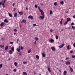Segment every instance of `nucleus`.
I'll return each instance as SVG.
<instances>
[{
	"instance_id": "46",
	"label": "nucleus",
	"mask_w": 75,
	"mask_h": 75,
	"mask_svg": "<svg viewBox=\"0 0 75 75\" xmlns=\"http://www.w3.org/2000/svg\"><path fill=\"white\" fill-rule=\"evenodd\" d=\"M13 43H14V42H10V44H13Z\"/></svg>"
},
{
	"instance_id": "48",
	"label": "nucleus",
	"mask_w": 75,
	"mask_h": 75,
	"mask_svg": "<svg viewBox=\"0 0 75 75\" xmlns=\"http://www.w3.org/2000/svg\"><path fill=\"white\" fill-rule=\"evenodd\" d=\"M33 26H34V27H35V26H36V25L35 24H33Z\"/></svg>"
},
{
	"instance_id": "21",
	"label": "nucleus",
	"mask_w": 75,
	"mask_h": 75,
	"mask_svg": "<svg viewBox=\"0 0 75 75\" xmlns=\"http://www.w3.org/2000/svg\"><path fill=\"white\" fill-rule=\"evenodd\" d=\"M17 13H16L14 14V17H17Z\"/></svg>"
},
{
	"instance_id": "26",
	"label": "nucleus",
	"mask_w": 75,
	"mask_h": 75,
	"mask_svg": "<svg viewBox=\"0 0 75 75\" xmlns=\"http://www.w3.org/2000/svg\"><path fill=\"white\" fill-rule=\"evenodd\" d=\"M0 47H1V48H4V45H0Z\"/></svg>"
},
{
	"instance_id": "10",
	"label": "nucleus",
	"mask_w": 75,
	"mask_h": 75,
	"mask_svg": "<svg viewBox=\"0 0 75 75\" xmlns=\"http://www.w3.org/2000/svg\"><path fill=\"white\" fill-rule=\"evenodd\" d=\"M47 69L49 72L50 73L51 72V70H50V68L49 66H47Z\"/></svg>"
},
{
	"instance_id": "25",
	"label": "nucleus",
	"mask_w": 75,
	"mask_h": 75,
	"mask_svg": "<svg viewBox=\"0 0 75 75\" xmlns=\"http://www.w3.org/2000/svg\"><path fill=\"white\" fill-rule=\"evenodd\" d=\"M9 54H13V52L11 50H9Z\"/></svg>"
},
{
	"instance_id": "16",
	"label": "nucleus",
	"mask_w": 75,
	"mask_h": 75,
	"mask_svg": "<svg viewBox=\"0 0 75 75\" xmlns=\"http://www.w3.org/2000/svg\"><path fill=\"white\" fill-rule=\"evenodd\" d=\"M21 50V49H20L17 48L16 49V51H18V52H20V51Z\"/></svg>"
},
{
	"instance_id": "24",
	"label": "nucleus",
	"mask_w": 75,
	"mask_h": 75,
	"mask_svg": "<svg viewBox=\"0 0 75 75\" xmlns=\"http://www.w3.org/2000/svg\"><path fill=\"white\" fill-rule=\"evenodd\" d=\"M23 75H27V73H26V72H23Z\"/></svg>"
},
{
	"instance_id": "61",
	"label": "nucleus",
	"mask_w": 75,
	"mask_h": 75,
	"mask_svg": "<svg viewBox=\"0 0 75 75\" xmlns=\"http://www.w3.org/2000/svg\"><path fill=\"white\" fill-rule=\"evenodd\" d=\"M73 18H75V15H74L73 16Z\"/></svg>"
},
{
	"instance_id": "13",
	"label": "nucleus",
	"mask_w": 75,
	"mask_h": 75,
	"mask_svg": "<svg viewBox=\"0 0 75 75\" xmlns=\"http://www.w3.org/2000/svg\"><path fill=\"white\" fill-rule=\"evenodd\" d=\"M8 46H7L5 47V51H7V50H8Z\"/></svg>"
},
{
	"instance_id": "2",
	"label": "nucleus",
	"mask_w": 75,
	"mask_h": 75,
	"mask_svg": "<svg viewBox=\"0 0 75 75\" xmlns=\"http://www.w3.org/2000/svg\"><path fill=\"white\" fill-rule=\"evenodd\" d=\"M71 64V62H70L69 61H68L67 62L65 63L66 65H69V64Z\"/></svg>"
},
{
	"instance_id": "62",
	"label": "nucleus",
	"mask_w": 75,
	"mask_h": 75,
	"mask_svg": "<svg viewBox=\"0 0 75 75\" xmlns=\"http://www.w3.org/2000/svg\"><path fill=\"white\" fill-rule=\"evenodd\" d=\"M26 10H28V7H26Z\"/></svg>"
},
{
	"instance_id": "63",
	"label": "nucleus",
	"mask_w": 75,
	"mask_h": 75,
	"mask_svg": "<svg viewBox=\"0 0 75 75\" xmlns=\"http://www.w3.org/2000/svg\"><path fill=\"white\" fill-rule=\"evenodd\" d=\"M40 5H41V6H42V5H43V3L41 4Z\"/></svg>"
},
{
	"instance_id": "32",
	"label": "nucleus",
	"mask_w": 75,
	"mask_h": 75,
	"mask_svg": "<svg viewBox=\"0 0 75 75\" xmlns=\"http://www.w3.org/2000/svg\"><path fill=\"white\" fill-rule=\"evenodd\" d=\"M73 29V30H75V26H73L71 27Z\"/></svg>"
},
{
	"instance_id": "38",
	"label": "nucleus",
	"mask_w": 75,
	"mask_h": 75,
	"mask_svg": "<svg viewBox=\"0 0 75 75\" xmlns=\"http://www.w3.org/2000/svg\"><path fill=\"white\" fill-rule=\"evenodd\" d=\"M68 22L67 21H66L64 23V25H66V24H67L68 23Z\"/></svg>"
},
{
	"instance_id": "53",
	"label": "nucleus",
	"mask_w": 75,
	"mask_h": 75,
	"mask_svg": "<svg viewBox=\"0 0 75 75\" xmlns=\"http://www.w3.org/2000/svg\"><path fill=\"white\" fill-rule=\"evenodd\" d=\"M73 46L74 47H75V43H74L73 44Z\"/></svg>"
},
{
	"instance_id": "30",
	"label": "nucleus",
	"mask_w": 75,
	"mask_h": 75,
	"mask_svg": "<svg viewBox=\"0 0 75 75\" xmlns=\"http://www.w3.org/2000/svg\"><path fill=\"white\" fill-rule=\"evenodd\" d=\"M62 20H63V19H62L60 22V23L61 25H62Z\"/></svg>"
},
{
	"instance_id": "27",
	"label": "nucleus",
	"mask_w": 75,
	"mask_h": 75,
	"mask_svg": "<svg viewBox=\"0 0 75 75\" xmlns=\"http://www.w3.org/2000/svg\"><path fill=\"white\" fill-rule=\"evenodd\" d=\"M67 73V71H64V72L63 74H64V75L66 74Z\"/></svg>"
},
{
	"instance_id": "17",
	"label": "nucleus",
	"mask_w": 75,
	"mask_h": 75,
	"mask_svg": "<svg viewBox=\"0 0 75 75\" xmlns=\"http://www.w3.org/2000/svg\"><path fill=\"white\" fill-rule=\"evenodd\" d=\"M71 21V19L69 18H67V21L68 22H69V21Z\"/></svg>"
},
{
	"instance_id": "60",
	"label": "nucleus",
	"mask_w": 75,
	"mask_h": 75,
	"mask_svg": "<svg viewBox=\"0 0 75 75\" xmlns=\"http://www.w3.org/2000/svg\"><path fill=\"white\" fill-rule=\"evenodd\" d=\"M6 0H4V1H3V2L5 3V1H6Z\"/></svg>"
},
{
	"instance_id": "64",
	"label": "nucleus",
	"mask_w": 75,
	"mask_h": 75,
	"mask_svg": "<svg viewBox=\"0 0 75 75\" xmlns=\"http://www.w3.org/2000/svg\"><path fill=\"white\" fill-rule=\"evenodd\" d=\"M3 7H5V5H3Z\"/></svg>"
},
{
	"instance_id": "31",
	"label": "nucleus",
	"mask_w": 75,
	"mask_h": 75,
	"mask_svg": "<svg viewBox=\"0 0 75 75\" xmlns=\"http://www.w3.org/2000/svg\"><path fill=\"white\" fill-rule=\"evenodd\" d=\"M55 38H56V40H58V36L56 35Z\"/></svg>"
},
{
	"instance_id": "51",
	"label": "nucleus",
	"mask_w": 75,
	"mask_h": 75,
	"mask_svg": "<svg viewBox=\"0 0 75 75\" xmlns=\"http://www.w3.org/2000/svg\"><path fill=\"white\" fill-rule=\"evenodd\" d=\"M72 52H73V51L72 50H71L70 51V53H71V54H72Z\"/></svg>"
},
{
	"instance_id": "47",
	"label": "nucleus",
	"mask_w": 75,
	"mask_h": 75,
	"mask_svg": "<svg viewBox=\"0 0 75 75\" xmlns=\"http://www.w3.org/2000/svg\"><path fill=\"white\" fill-rule=\"evenodd\" d=\"M71 25H74V23H72L71 24Z\"/></svg>"
},
{
	"instance_id": "34",
	"label": "nucleus",
	"mask_w": 75,
	"mask_h": 75,
	"mask_svg": "<svg viewBox=\"0 0 75 75\" xmlns=\"http://www.w3.org/2000/svg\"><path fill=\"white\" fill-rule=\"evenodd\" d=\"M54 6H57V2H55L54 3Z\"/></svg>"
},
{
	"instance_id": "22",
	"label": "nucleus",
	"mask_w": 75,
	"mask_h": 75,
	"mask_svg": "<svg viewBox=\"0 0 75 75\" xmlns=\"http://www.w3.org/2000/svg\"><path fill=\"white\" fill-rule=\"evenodd\" d=\"M18 64H17V62H15L14 63V65H15V66H16V67H17V66Z\"/></svg>"
},
{
	"instance_id": "52",
	"label": "nucleus",
	"mask_w": 75,
	"mask_h": 75,
	"mask_svg": "<svg viewBox=\"0 0 75 75\" xmlns=\"http://www.w3.org/2000/svg\"><path fill=\"white\" fill-rule=\"evenodd\" d=\"M23 64H27V62H23Z\"/></svg>"
},
{
	"instance_id": "5",
	"label": "nucleus",
	"mask_w": 75,
	"mask_h": 75,
	"mask_svg": "<svg viewBox=\"0 0 75 75\" xmlns=\"http://www.w3.org/2000/svg\"><path fill=\"white\" fill-rule=\"evenodd\" d=\"M40 12H41V14H42V16H44V13L43 11H42V10L40 11Z\"/></svg>"
},
{
	"instance_id": "23",
	"label": "nucleus",
	"mask_w": 75,
	"mask_h": 75,
	"mask_svg": "<svg viewBox=\"0 0 75 75\" xmlns=\"http://www.w3.org/2000/svg\"><path fill=\"white\" fill-rule=\"evenodd\" d=\"M36 58H37L38 59H39V56H38V55H36Z\"/></svg>"
},
{
	"instance_id": "8",
	"label": "nucleus",
	"mask_w": 75,
	"mask_h": 75,
	"mask_svg": "<svg viewBox=\"0 0 75 75\" xmlns=\"http://www.w3.org/2000/svg\"><path fill=\"white\" fill-rule=\"evenodd\" d=\"M50 42L51 43L53 42H54V40L53 39H51L50 40Z\"/></svg>"
},
{
	"instance_id": "40",
	"label": "nucleus",
	"mask_w": 75,
	"mask_h": 75,
	"mask_svg": "<svg viewBox=\"0 0 75 75\" xmlns=\"http://www.w3.org/2000/svg\"><path fill=\"white\" fill-rule=\"evenodd\" d=\"M67 49L68 50H69V45L67 46Z\"/></svg>"
},
{
	"instance_id": "44",
	"label": "nucleus",
	"mask_w": 75,
	"mask_h": 75,
	"mask_svg": "<svg viewBox=\"0 0 75 75\" xmlns=\"http://www.w3.org/2000/svg\"><path fill=\"white\" fill-rule=\"evenodd\" d=\"M72 57L73 58H75V56L74 55H72Z\"/></svg>"
},
{
	"instance_id": "59",
	"label": "nucleus",
	"mask_w": 75,
	"mask_h": 75,
	"mask_svg": "<svg viewBox=\"0 0 75 75\" xmlns=\"http://www.w3.org/2000/svg\"><path fill=\"white\" fill-rule=\"evenodd\" d=\"M15 4H15V3H13V6H14V5H15Z\"/></svg>"
},
{
	"instance_id": "4",
	"label": "nucleus",
	"mask_w": 75,
	"mask_h": 75,
	"mask_svg": "<svg viewBox=\"0 0 75 75\" xmlns=\"http://www.w3.org/2000/svg\"><path fill=\"white\" fill-rule=\"evenodd\" d=\"M28 18L30 19V18L31 19H33V16L30 15L28 17Z\"/></svg>"
},
{
	"instance_id": "56",
	"label": "nucleus",
	"mask_w": 75,
	"mask_h": 75,
	"mask_svg": "<svg viewBox=\"0 0 75 75\" xmlns=\"http://www.w3.org/2000/svg\"><path fill=\"white\" fill-rule=\"evenodd\" d=\"M4 3L5 2H3L2 4V6H4Z\"/></svg>"
},
{
	"instance_id": "18",
	"label": "nucleus",
	"mask_w": 75,
	"mask_h": 75,
	"mask_svg": "<svg viewBox=\"0 0 75 75\" xmlns=\"http://www.w3.org/2000/svg\"><path fill=\"white\" fill-rule=\"evenodd\" d=\"M18 13L20 15H22V12L21 11L20 12V11H18Z\"/></svg>"
},
{
	"instance_id": "12",
	"label": "nucleus",
	"mask_w": 75,
	"mask_h": 75,
	"mask_svg": "<svg viewBox=\"0 0 75 75\" xmlns=\"http://www.w3.org/2000/svg\"><path fill=\"white\" fill-rule=\"evenodd\" d=\"M11 51L12 52H14V47H12L11 48Z\"/></svg>"
},
{
	"instance_id": "35",
	"label": "nucleus",
	"mask_w": 75,
	"mask_h": 75,
	"mask_svg": "<svg viewBox=\"0 0 75 75\" xmlns=\"http://www.w3.org/2000/svg\"><path fill=\"white\" fill-rule=\"evenodd\" d=\"M18 41H19V38H18L17 40V43H18Z\"/></svg>"
},
{
	"instance_id": "49",
	"label": "nucleus",
	"mask_w": 75,
	"mask_h": 75,
	"mask_svg": "<svg viewBox=\"0 0 75 75\" xmlns=\"http://www.w3.org/2000/svg\"><path fill=\"white\" fill-rule=\"evenodd\" d=\"M3 1H2L1 2H0V5H1V4H2V3H3Z\"/></svg>"
},
{
	"instance_id": "3",
	"label": "nucleus",
	"mask_w": 75,
	"mask_h": 75,
	"mask_svg": "<svg viewBox=\"0 0 75 75\" xmlns=\"http://www.w3.org/2000/svg\"><path fill=\"white\" fill-rule=\"evenodd\" d=\"M39 18H41V19L42 20H43V19H44V16L42 15V16H39Z\"/></svg>"
},
{
	"instance_id": "29",
	"label": "nucleus",
	"mask_w": 75,
	"mask_h": 75,
	"mask_svg": "<svg viewBox=\"0 0 75 75\" xmlns=\"http://www.w3.org/2000/svg\"><path fill=\"white\" fill-rule=\"evenodd\" d=\"M52 11L50 10V15H51V14H52Z\"/></svg>"
},
{
	"instance_id": "14",
	"label": "nucleus",
	"mask_w": 75,
	"mask_h": 75,
	"mask_svg": "<svg viewBox=\"0 0 75 75\" xmlns=\"http://www.w3.org/2000/svg\"><path fill=\"white\" fill-rule=\"evenodd\" d=\"M0 25L1 27H3L4 25V23H3V22L1 23Z\"/></svg>"
},
{
	"instance_id": "7",
	"label": "nucleus",
	"mask_w": 75,
	"mask_h": 75,
	"mask_svg": "<svg viewBox=\"0 0 75 75\" xmlns=\"http://www.w3.org/2000/svg\"><path fill=\"white\" fill-rule=\"evenodd\" d=\"M69 67L70 68V71L71 72H73V69H72V68H71V67L70 66H69Z\"/></svg>"
},
{
	"instance_id": "28",
	"label": "nucleus",
	"mask_w": 75,
	"mask_h": 75,
	"mask_svg": "<svg viewBox=\"0 0 75 75\" xmlns=\"http://www.w3.org/2000/svg\"><path fill=\"white\" fill-rule=\"evenodd\" d=\"M60 3L62 5H63V4H64V1H62L60 2Z\"/></svg>"
},
{
	"instance_id": "54",
	"label": "nucleus",
	"mask_w": 75,
	"mask_h": 75,
	"mask_svg": "<svg viewBox=\"0 0 75 75\" xmlns=\"http://www.w3.org/2000/svg\"><path fill=\"white\" fill-rule=\"evenodd\" d=\"M5 39L4 38H2V40H4Z\"/></svg>"
},
{
	"instance_id": "36",
	"label": "nucleus",
	"mask_w": 75,
	"mask_h": 75,
	"mask_svg": "<svg viewBox=\"0 0 75 75\" xmlns=\"http://www.w3.org/2000/svg\"><path fill=\"white\" fill-rule=\"evenodd\" d=\"M38 9H39V11H41L42 10L41 9H40V6H38Z\"/></svg>"
},
{
	"instance_id": "1",
	"label": "nucleus",
	"mask_w": 75,
	"mask_h": 75,
	"mask_svg": "<svg viewBox=\"0 0 75 75\" xmlns=\"http://www.w3.org/2000/svg\"><path fill=\"white\" fill-rule=\"evenodd\" d=\"M26 21H27L24 19H23L22 21L21 22V23H24V24H26Z\"/></svg>"
},
{
	"instance_id": "37",
	"label": "nucleus",
	"mask_w": 75,
	"mask_h": 75,
	"mask_svg": "<svg viewBox=\"0 0 75 75\" xmlns=\"http://www.w3.org/2000/svg\"><path fill=\"white\" fill-rule=\"evenodd\" d=\"M35 7L36 8H38V6H37V4H35Z\"/></svg>"
},
{
	"instance_id": "45",
	"label": "nucleus",
	"mask_w": 75,
	"mask_h": 75,
	"mask_svg": "<svg viewBox=\"0 0 75 75\" xmlns=\"http://www.w3.org/2000/svg\"><path fill=\"white\" fill-rule=\"evenodd\" d=\"M14 31H15V32H17V30L16 29H14Z\"/></svg>"
},
{
	"instance_id": "9",
	"label": "nucleus",
	"mask_w": 75,
	"mask_h": 75,
	"mask_svg": "<svg viewBox=\"0 0 75 75\" xmlns=\"http://www.w3.org/2000/svg\"><path fill=\"white\" fill-rule=\"evenodd\" d=\"M42 55L43 57H45V54L43 52L42 53Z\"/></svg>"
},
{
	"instance_id": "6",
	"label": "nucleus",
	"mask_w": 75,
	"mask_h": 75,
	"mask_svg": "<svg viewBox=\"0 0 75 75\" xmlns=\"http://www.w3.org/2000/svg\"><path fill=\"white\" fill-rule=\"evenodd\" d=\"M51 48L52 51H55V48L54 47H51Z\"/></svg>"
},
{
	"instance_id": "19",
	"label": "nucleus",
	"mask_w": 75,
	"mask_h": 75,
	"mask_svg": "<svg viewBox=\"0 0 75 75\" xmlns=\"http://www.w3.org/2000/svg\"><path fill=\"white\" fill-rule=\"evenodd\" d=\"M35 41H38V38L37 37H35Z\"/></svg>"
},
{
	"instance_id": "57",
	"label": "nucleus",
	"mask_w": 75,
	"mask_h": 75,
	"mask_svg": "<svg viewBox=\"0 0 75 75\" xmlns=\"http://www.w3.org/2000/svg\"><path fill=\"white\" fill-rule=\"evenodd\" d=\"M50 32H52V31H53V30H50Z\"/></svg>"
},
{
	"instance_id": "55",
	"label": "nucleus",
	"mask_w": 75,
	"mask_h": 75,
	"mask_svg": "<svg viewBox=\"0 0 75 75\" xmlns=\"http://www.w3.org/2000/svg\"><path fill=\"white\" fill-rule=\"evenodd\" d=\"M19 49H20V50H21V46H19Z\"/></svg>"
},
{
	"instance_id": "42",
	"label": "nucleus",
	"mask_w": 75,
	"mask_h": 75,
	"mask_svg": "<svg viewBox=\"0 0 75 75\" xmlns=\"http://www.w3.org/2000/svg\"><path fill=\"white\" fill-rule=\"evenodd\" d=\"M16 71H17V69H13V71L14 72H16Z\"/></svg>"
},
{
	"instance_id": "15",
	"label": "nucleus",
	"mask_w": 75,
	"mask_h": 75,
	"mask_svg": "<svg viewBox=\"0 0 75 75\" xmlns=\"http://www.w3.org/2000/svg\"><path fill=\"white\" fill-rule=\"evenodd\" d=\"M4 22H5V23H8V21H7V19H6L4 20Z\"/></svg>"
},
{
	"instance_id": "11",
	"label": "nucleus",
	"mask_w": 75,
	"mask_h": 75,
	"mask_svg": "<svg viewBox=\"0 0 75 75\" xmlns=\"http://www.w3.org/2000/svg\"><path fill=\"white\" fill-rule=\"evenodd\" d=\"M64 46V44H63L62 45L59 46V48H62V47Z\"/></svg>"
},
{
	"instance_id": "39",
	"label": "nucleus",
	"mask_w": 75,
	"mask_h": 75,
	"mask_svg": "<svg viewBox=\"0 0 75 75\" xmlns=\"http://www.w3.org/2000/svg\"><path fill=\"white\" fill-rule=\"evenodd\" d=\"M21 49L22 50H23L24 49V47H23L22 46H21Z\"/></svg>"
},
{
	"instance_id": "58",
	"label": "nucleus",
	"mask_w": 75,
	"mask_h": 75,
	"mask_svg": "<svg viewBox=\"0 0 75 75\" xmlns=\"http://www.w3.org/2000/svg\"><path fill=\"white\" fill-rule=\"evenodd\" d=\"M34 44H37V42H36V41H35V42Z\"/></svg>"
},
{
	"instance_id": "33",
	"label": "nucleus",
	"mask_w": 75,
	"mask_h": 75,
	"mask_svg": "<svg viewBox=\"0 0 75 75\" xmlns=\"http://www.w3.org/2000/svg\"><path fill=\"white\" fill-rule=\"evenodd\" d=\"M31 52V50H29L28 51V53H30Z\"/></svg>"
},
{
	"instance_id": "20",
	"label": "nucleus",
	"mask_w": 75,
	"mask_h": 75,
	"mask_svg": "<svg viewBox=\"0 0 75 75\" xmlns=\"http://www.w3.org/2000/svg\"><path fill=\"white\" fill-rule=\"evenodd\" d=\"M8 14L9 17H12V15L11 14H10V13H8Z\"/></svg>"
},
{
	"instance_id": "43",
	"label": "nucleus",
	"mask_w": 75,
	"mask_h": 75,
	"mask_svg": "<svg viewBox=\"0 0 75 75\" xmlns=\"http://www.w3.org/2000/svg\"><path fill=\"white\" fill-rule=\"evenodd\" d=\"M69 59V58L66 57L65 59V60H67V59Z\"/></svg>"
},
{
	"instance_id": "50",
	"label": "nucleus",
	"mask_w": 75,
	"mask_h": 75,
	"mask_svg": "<svg viewBox=\"0 0 75 75\" xmlns=\"http://www.w3.org/2000/svg\"><path fill=\"white\" fill-rule=\"evenodd\" d=\"M16 10V8H14V10H13V11H15Z\"/></svg>"
},
{
	"instance_id": "41",
	"label": "nucleus",
	"mask_w": 75,
	"mask_h": 75,
	"mask_svg": "<svg viewBox=\"0 0 75 75\" xmlns=\"http://www.w3.org/2000/svg\"><path fill=\"white\" fill-rule=\"evenodd\" d=\"M2 65H3V64H1L0 65V68H1L2 67Z\"/></svg>"
}]
</instances>
